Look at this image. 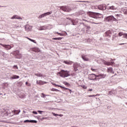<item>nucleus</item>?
<instances>
[{
	"mask_svg": "<svg viewBox=\"0 0 127 127\" xmlns=\"http://www.w3.org/2000/svg\"><path fill=\"white\" fill-rule=\"evenodd\" d=\"M87 14L89 15L91 17H93L95 19H97L98 21H100L101 18H103V14L99 13H96L94 12L89 11L87 12Z\"/></svg>",
	"mask_w": 127,
	"mask_h": 127,
	"instance_id": "f257e3e1",
	"label": "nucleus"
},
{
	"mask_svg": "<svg viewBox=\"0 0 127 127\" xmlns=\"http://www.w3.org/2000/svg\"><path fill=\"white\" fill-rule=\"evenodd\" d=\"M106 76L107 75L104 74L96 75L94 73H92L88 75V79L89 80H97V79H102L103 78H105Z\"/></svg>",
	"mask_w": 127,
	"mask_h": 127,
	"instance_id": "f03ea898",
	"label": "nucleus"
},
{
	"mask_svg": "<svg viewBox=\"0 0 127 127\" xmlns=\"http://www.w3.org/2000/svg\"><path fill=\"white\" fill-rule=\"evenodd\" d=\"M69 73H70V71L62 70L60 72L58 73V75H60V76L61 77H63V78H65L66 77H69V76H70Z\"/></svg>",
	"mask_w": 127,
	"mask_h": 127,
	"instance_id": "7ed1b4c3",
	"label": "nucleus"
},
{
	"mask_svg": "<svg viewBox=\"0 0 127 127\" xmlns=\"http://www.w3.org/2000/svg\"><path fill=\"white\" fill-rule=\"evenodd\" d=\"M60 9L65 11L66 12H70L72 10V8L69 6H60Z\"/></svg>",
	"mask_w": 127,
	"mask_h": 127,
	"instance_id": "20e7f679",
	"label": "nucleus"
},
{
	"mask_svg": "<svg viewBox=\"0 0 127 127\" xmlns=\"http://www.w3.org/2000/svg\"><path fill=\"white\" fill-rule=\"evenodd\" d=\"M106 20L107 21H116L117 23L118 22V19L112 15L107 17Z\"/></svg>",
	"mask_w": 127,
	"mask_h": 127,
	"instance_id": "39448f33",
	"label": "nucleus"
},
{
	"mask_svg": "<svg viewBox=\"0 0 127 127\" xmlns=\"http://www.w3.org/2000/svg\"><path fill=\"white\" fill-rule=\"evenodd\" d=\"M103 63L104 64V65H107V66H111V65H113L114 63V60L113 59H111L110 62L103 61Z\"/></svg>",
	"mask_w": 127,
	"mask_h": 127,
	"instance_id": "423d86ee",
	"label": "nucleus"
},
{
	"mask_svg": "<svg viewBox=\"0 0 127 127\" xmlns=\"http://www.w3.org/2000/svg\"><path fill=\"white\" fill-rule=\"evenodd\" d=\"M52 14V11L47 12L41 15H40L38 16V18H43L44 17H45V16H47V15H50V14Z\"/></svg>",
	"mask_w": 127,
	"mask_h": 127,
	"instance_id": "0eeeda50",
	"label": "nucleus"
},
{
	"mask_svg": "<svg viewBox=\"0 0 127 127\" xmlns=\"http://www.w3.org/2000/svg\"><path fill=\"white\" fill-rule=\"evenodd\" d=\"M98 8L100 10H105V9H107V7L106 5V4H102L98 6Z\"/></svg>",
	"mask_w": 127,
	"mask_h": 127,
	"instance_id": "6e6552de",
	"label": "nucleus"
},
{
	"mask_svg": "<svg viewBox=\"0 0 127 127\" xmlns=\"http://www.w3.org/2000/svg\"><path fill=\"white\" fill-rule=\"evenodd\" d=\"M116 94H117V90L116 89H113L107 92V95H110V96H114V95H116Z\"/></svg>",
	"mask_w": 127,
	"mask_h": 127,
	"instance_id": "1a4fd4ad",
	"label": "nucleus"
},
{
	"mask_svg": "<svg viewBox=\"0 0 127 127\" xmlns=\"http://www.w3.org/2000/svg\"><path fill=\"white\" fill-rule=\"evenodd\" d=\"M117 8H118V7L115 5H112L111 6H107V9H108V10H116Z\"/></svg>",
	"mask_w": 127,
	"mask_h": 127,
	"instance_id": "9d476101",
	"label": "nucleus"
},
{
	"mask_svg": "<svg viewBox=\"0 0 127 127\" xmlns=\"http://www.w3.org/2000/svg\"><path fill=\"white\" fill-rule=\"evenodd\" d=\"M0 45H1V46L4 47L6 50H9V49H11V46H10L9 45H3L2 44H0Z\"/></svg>",
	"mask_w": 127,
	"mask_h": 127,
	"instance_id": "9b49d317",
	"label": "nucleus"
},
{
	"mask_svg": "<svg viewBox=\"0 0 127 127\" xmlns=\"http://www.w3.org/2000/svg\"><path fill=\"white\" fill-rule=\"evenodd\" d=\"M111 34H112V31L109 30L105 32V36L108 37H112Z\"/></svg>",
	"mask_w": 127,
	"mask_h": 127,
	"instance_id": "f8f14e48",
	"label": "nucleus"
},
{
	"mask_svg": "<svg viewBox=\"0 0 127 127\" xmlns=\"http://www.w3.org/2000/svg\"><path fill=\"white\" fill-rule=\"evenodd\" d=\"M10 19H22V18L17 15H14L10 18Z\"/></svg>",
	"mask_w": 127,
	"mask_h": 127,
	"instance_id": "ddd939ff",
	"label": "nucleus"
},
{
	"mask_svg": "<svg viewBox=\"0 0 127 127\" xmlns=\"http://www.w3.org/2000/svg\"><path fill=\"white\" fill-rule=\"evenodd\" d=\"M38 29L39 30H46V29H47V26H41L38 27Z\"/></svg>",
	"mask_w": 127,
	"mask_h": 127,
	"instance_id": "4468645a",
	"label": "nucleus"
},
{
	"mask_svg": "<svg viewBox=\"0 0 127 127\" xmlns=\"http://www.w3.org/2000/svg\"><path fill=\"white\" fill-rule=\"evenodd\" d=\"M0 55L4 57V58H6L7 57V54H5V53L0 51Z\"/></svg>",
	"mask_w": 127,
	"mask_h": 127,
	"instance_id": "2eb2a0df",
	"label": "nucleus"
},
{
	"mask_svg": "<svg viewBox=\"0 0 127 127\" xmlns=\"http://www.w3.org/2000/svg\"><path fill=\"white\" fill-rule=\"evenodd\" d=\"M116 19H117V20H121L122 17H123V15H122L121 14H118L116 15Z\"/></svg>",
	"mask_w": 127,
	"mask_h": 127,
	"instance_id": "dca6fc26",
	"label": "nucleus"
},
{
	"mask_svg": "<svg viewBox=\"0 0 127 127\" xmlns=\"http://www.w3.org/2000/svg\"><path fill=\"white\" fill-rule=\"evenodd\" d=\"M19 76L14 75L10 77V80H14V79H19Z\"/></svg>",
	"mask_w": 127,
	"mask_h": 127,
	"instance_id": "f3484780",
	"label": "nucleus"
},
{
	"mask_svg": "<svg viewBox=\"0 0 127 127\" xmlns=\"http://www.w3.org/2000/svg\"><path fill=\"white\" fill-rule=\"evenodd\" d=\"M35 76H37V77H41L42 78H44L45 77V75H43L41 74V73H35Z\"/></svg>",
	"mask_w": 127,
	"mask_h": 127,
	"instance_id": "a211bd4d",
	"label": "nucleus"
},
{
	"mask_svg": "<svg viewBox=\"0 0 127 127\" xmlns=\"http://www.w3.org/2000/svg\"><path fill=\"white\" fill-rule=\"evenodd\" d=\"M25 28L26 30H27L28 31H29L31 30V26H29V25H26L25 27Z\"/></svg>",
	"mask_w": 127,
	"mask_h": 127,
	"instance_id": "6ab92c4d",
	"label": "nucleus"
},
{
	"mask_svg": "<svg viewBox=\"0 0 127 127\" xmlns=\"http://www.w3.org/2000/svg\"><path fill=\"white\" fill-rule=\"evenodd\" d=\"M107 71H108V72L109 73H111L112 74H114V73H115V72H114V70L113 69V68H112V67H109V68H108Z\"/></svg>",
	"mask_w": 127,
	"mask_h": 127,
	"instance_id": "aec40b11",
	"label": "nucleus"
},
{
	"mask_svg": "<svg viewBox=\"0 0 127 127\" xmlns=\"http://www.w3.org/2000/svg\"><path fill=\"white\" fill-rule=\"evenodd\" d=\"M32 50V51H34V52H39V51H40V49L38 48H34Z\"/></svg>",
	"mask_w": 127,
	"mask_h": 127,
	"instance_id": "412c9836",
	"label": "nucleus"
},
{
	"mask_svg": "<svg viewBox=\"0 0 127 127\" xmlns=\"http://www.w3.org/2000/svg\"><path fill=\"white\" fill-rule=\"evenodd\" d=\"M37 84H38V85H40V86H42V85H44V83L43 82V81L42 80H37Z\"/></svg>",
	"mask_w": 127,
	"mask_h": 127,
	"instance_id": "4be33fe9",
	"label": "nucleus"
},
{
	"mask_svg": "<svg viewBox=\"0 0 127 127\" xmlns=\"http://www.w3.org/2000/svg\"><path fill=\"white\" fill-rule=\"evenodd\" d=\"M52 115H54L55 117H63V115L62 114H55V113H52Z\"/></svg>",
	"mask_w": 127,
	"mask_h": 127,
	"instance_id": "5701e85b",
	"label": "nucleus"
},
{
	"mask_svg": "<svg viewBox=\"0 0 127 127\" xmlns=\"http://www.w3.org/2000/svg\"><path fill=\"white\" fill-rule=\"evenodd\" d=\"M82 58L84 61H89V59L88 58L86 57V56H82Z\"/></svg>",
	"mask_w": 127,
	"mask_h": 127,
	"instance_id": "b1692460",
	"label": "nucleus"
},
{
	"mask_svg": "<svg viewBox=\"0 0 127 127\" xmlns=\"http://www.w3.org/2000/svg\"><path fill=\"white\" fill-rule=\"evenodd\" d=\"M83 13H84V11H79L76 12V15L77 16H79V15H82V14H83Z\"/></svg>",
	"mask_w": 127,
	"mask_h": 127,
	"instance_id": "393cba45",
	"label": "nucleus"
},
{
	"mask_svg": "<svg viewBox=\"0 0 127 127\" xmlns=\"http://www.w3.org/2000/svg\"><path fill=\"white\" fill-rule=\"evenodd\" d=\"M52 85H53V86H55V87H60V88H63V86L61 85H57L53 82H52Z\"/></svg>",
	"mask_w": 127,
	"mask_h": 127,
	"instance_id": "a878e982",
	"label": "nucleus"
},
{
	"mask_svg": "<svg viewBox=\"0 0 127 127\" xmlns=\"http://www.w3.org/2000/svg\"><path fill=\"white\" fill-rule=\"evenodd\" d=\"M64 63L65 64H66L67 65H71L72 64V62L64 61Z\"/></svg>",
	"mask_w": 127,
	"mask_h": 127,
	"instance_id": "bb28decb",
	"label": "nucleus"
},
{
	"mask_svg": "<svg viewBox=\"0 0 127 127\" xmlns=\"http://www.w3.org/2000/svg\"><path fill=\"white\" fill-rule=\"evenodd\" d=\"M63 38L59 37V38H53L52 39L53 40H61Z\"/></svg>",
	"mask_w": 127,
	"mask_h": 127,
	"instance_id": "cd10ccee",
	"label": "nucleus"
},
{
	"mask_svg": "<svg viewBox=\"0 0 127 127\" xmlns=\"http://www.w3.org/2000/svg\"><path fill=\"white\" fill-rule=\"evenodd\" d=\"M20 112V110H14V113L15 115H18Z\"/></svg>",
	"mask_w": 127,
	"mask_h": 127,
	"instance_id": "c85d7f7f",
	"label": "nucleus"
},
{
	"mask_svg": "<svg viewBox=\"0 0 127 127\" xmlns=\"http://www.w3.org/2000/svg\"><path fill=\"white\" fill-rule=\"evenodd\" d=\"M26 38H27V39H28V40H30V41H31L32 42H33L34 43H36V42L34 40H32L28 37H26Z\"/></svg>",
	"mask_w": 127,
	"mask_h": 127,
	"instance_id": "c756f323",
	"label": "nucleus"
},
{
	"mask_svg": "<svg viewBox=\"0 0 127 127\" xmlns=\"http://www.w3.org/2000/svg\"><path fill=\"white\" fill-rule=\"evenodd\" d=\"M55 34H58L59 35H60V36H64V34H62V33H59V32H55Z\"/></svg>",
	"mask_w": 127,
	"mask_h": 127,
	"instance_id": "7c9ffc66",
	"label": "nucleus"
},
{
	"mask_svg": "<svg viewBox=\"0 0 127 127\" xmlns=\"http://www.w3.org/2000/svg\"><path fill=\"white\" fill-rule=\"evenodd\" d=\"M85 27L86 29V31H88V30H89V29H91V27H90L89 26L85 25Z\"/></svg>",
	"mask_w": 127,
	"mask_h": 127,
	"instance_id": "2f4dec72",
	"label": "nucleus"
},
{
	"mask_svg": "<svg viewBox=\"0 0 127 127\" xmlns=\"http://www.w3.org/2000/svg\"><path fill=\"white\" fill-rule=\"evenodd\" d=\"M51 91H53V92H60V90L56 89L55 88H52Z\"/></svg>",
	"mask_w": 127,
	"mask_h": 127,
	"instance_id": "473e14b6",
	"label": "nucleus"
},
{
	"mask_svg": "<svg viewBox=\"0 0 127 127\" xmlns=\"http://www.w3.org/2000/svg\"><path fill=\"white\" fill-rule=\"evenodd\" d=\"M61 89H64L65 91H66V90H68L69 91V92H71V90L68 88H66V87H63V88H61Z\"/></svg>",
	"mask_w": 127,
	"mask_h": 127,
	"instance_id": "72a5a7b5",
	"label": "nucleus"
},
{
	"mask_svg": "<svg viewBox=\"0 0 127 127\" xmlns=\"http://www.w3.org/2000/svg\"><path fill=\"white\" fill-rule=\"evenodd\" d=\"M30 123L32 124H37V121L36 120H30Z\"/></svg>",
	"mask_w": 127,
	"mask_h": 127,
	"instance_id": "f704fd0d",
	"label": "nucleus"
},
{
	"mask_svg": "<svg viewBox=\"0 0 127 127\" xmlns=\"http://www.w3.org/2000/svg\"><path fill=\"white\" fill-rule=\"evenodd\" d=\"M71 24L72 25H76V24H77V23L76 22H74V20H71Z\"/></svg>",
	"mask_w": 127,
	"mask_h": 127,
	"instance_id": "c9c22d12",
	"label": "nucleus"
},
{
	"mask_svg": "<svg viewBox=\"0 0 127 127\" xmlns=\"http://www.w3.org/2000/svg\"><path fill=\"white\" fill-rule=\"evenodd\" d=\"M74 67V70L75 72H77V71H78V68L77 67H76L75 65L73 66Z\"/></svg>",
	"mask_w": 127,
	"mask_h": 127,
	"instance_id": "e433bc0d",
	"label": "nucleus"
},
{
	"mask_svg": "<svg viewBox=\"0 0 127 127\" xmlns=\"http://www.w3.org/2000/svg\"><path fill=\"white\" fill-rule=\"evenodd\" d=\"M41 97H42V98H45L46 97V95H45V94H44V93H42Z\"/></svg>",
	"mask_w": 127,
	"mask_h": 127,
	"instance_id": "4c0bfd02",
	"label": "nucleus"
},
{
	"mask_svg": "<svg viewBox=\"0 0 127 127\" xmlns=\"http://www.w3.org/2000/svg\"><path fill=\"white\" fill-rule=\"evenodd\" d=\"M38 113H39V114H40V115H42V113H44V112L42 111L38 110Z\"/></svg>",
	"mask_w": 127,
	"mask_h": 127,
	"instance_id": "58836bf2",
	"label": "nucleus"
},
{
	"mask_svg": "<svg viewBox=\"0 0 127 127\" xmlns=\"http://www.w3.org/2000/svg\"><path fill=\"white\" fill-rule=\"evenodd\" d=\"M118 34H119V36H122V35H123V36H124V34H123V32H120Z\"/></svg>",
	"mask_w": 127,
	"mask_h": 127,
	"instance_id": "ea45409f",
	"label": "nucleus"
},
{
	"mask_svg": "<svg viewBox=\"0 0 127 127\" xmlns=\"http://www.w3.org/2000/svg\"><path fill=\"white\" fill-rule=\"evenodd\" d=\"M30 120H25L24 121V123H30Z\"/></svg>",
	"mask_w": 127,
	"mask_h": 127,
	"instance_id": "a19ab883",
	"label": "nucleus"
},
{
	"mask_svg": "<svg viewBox=\"0 0 127 127\" xmlns=\"http://www.w3.org/2000/svg\"><path fill=\"white\" fill-rule=\"evenodd\" d=\"M123 37L124 38H126V39H127V34H124V36H123Z\"/></svg>",
	"mask_w": 127,
	"mask_h": 127,
	"instance_id": "79ce46f5",
	"label": "nucleus"
},
{
	"mask_svg": "<svg viewBox=\"0 0 127 127\" xmlns=\"http://www.w3.org/2000/svg\"><path fill=\"white\" fill-rule=\"evenodd\" d=\"M96 96H98V94H96V95H89L88 97H89V98H91L92 97H96Z\"/></svg>",
	"mask_w": 127,
	"mask_h": 127,
	"instance_id": "37998d69",
	"label": "nucleus"
},
{
	"mask_svg": "<svg viewBox=\"0 0 127 127\" xmlns=\"http://www.w3.org/2000/svg\"><path fill=\"white\" fill-rule=\"evenodd\" d=\"M64 84L65 86H70V84L67 82H64Z\"/></svg>",
	"mask_w": 127,
	"mask_h": 127,
	"instance_id": "c03bdc74",
	"label": "nucleus"
},
{
	"mask_svg": "<svg viewBox=\"0 0 127 127\" xmlns=\"http://www.w3.org/2000/svg\"><path fill=\"white\" fill-rule=\"evenodd\" d=\"M124 12L125 14H127V9L124 10Z\"/></svg>",
	"mask_w": 127,
	"mask_h": 127,
	"instance_id": "a18cd8bd",
	"label": "nucleus"
},
{
	"mask_svg": "<svg viewBox=\"0 0 127 127\" xmlns=\"http://www.w3.org/2000/svg\"><path fill=\"white\" fill-rule=\"evenodd\" d=\"M82 88H83V89H87V86H86L85 85H82L81 86Z\"/></svg>",
	"mask_w": 127,
	"mask_h": 127,
	"instance_id": "49530a36",
	"label": "nucleus"
},
{
	"mask_svg": "<svg viewBox=\"0 0 127 127\" xmlns=\"http://www.w3.org/2000/svg\"><path fill=\"white\" fill-rule=\"evenodd\" d=\"M15 52L17 54V55H18L19 54V51H16Z\"/></svg>",
	"mask_w": 127,
	"mask_h": 127,
	"instance_id": "de8ad7c7",
	"label": "nucleus"
},
{
	"mask_svg": "<svg viewBox=\"0 0 127 127\" xmlns=\"http://www.w3.org/2000/svg\"><path fill=\"white\" fill-rule=\"evenodd\" d=\"M33 114H34L35 115H37V112L36 111H33L32 112Z\"/></svg>",
	"mask_w": 127,
	"mask_h": 127,
	"instance_id": "09e8293b",
	"label": "nucleus"
},
{
	"mask_svg": "<svg viewBox=\"0 0 127 127\" xmlns=\"http://www.w3.org/2000/svg\"><path fill=\"white\" fill-rule=\"evenodd\" d=\"M91 69L92 70V71H93V72H96V69H94L93 68H91Z\"/></svg>",
	"mask_w": 127,
	"mask_h": 127,
	"instance_id": "8fccbe9b",
	"label": "nucleus"
},
{
	"mask_svg": "<svg viewBox=\"0 0 127 127\" xmlns=\"http://www.w3.org/2000/svg\"><path fill=\"white\" fill-rule=\"evenodd\" d=\"M13 67L14 68H16V69H18V67H17V65H14Z\"/></svg>",
	"mask_w": 127,
	"mask_h": 127,
	"instance_id": "3c124183",
	"label": "nucleus"
},
{
	"mask_svg": "<svg viewBox=\"0 0 127 127\" xmlns=\"http://www.w3.org/2000/svg\"><path fill=\"white\" fill-rule=\"evenodd\" d=\"M18 27H19V26H18V25H16V26H15L14 28H18Z\"/></svg>",
	"mask_w": 127,
	"mask_h": 127,
	"instance_id": "603ef678",
	"label": "nucleus"
},
{
	"mask_svg": "<svg viewBox=\"0 0 127 127\" xmlns=\"http://www.w3.org/2000/svg\"><path fill=\"white\" fill-rule=\"evenodd\" d=\"M94 24H100V23H95V22H92Z\"/></svg>",
	"mask_w": 127,
	"mask_h": 127,
	"instance_id": "864d4df0",
	"label": "nucleus"
},
{
	"mask_svg": "<svg viewBox=\"0 0 127 127\" xmlns=\"http://www.w3.org/2000/svg\"><path fill=\"white\" fill-rule=\"evenodd\" d=\"M89 91H90V92H92V91H93V89H90L89 90Z\"/></svg>",
	"mask_w": 127,
	"mask_h": 127,
	"instance_id": "5fc2aeb1",
	"label": "nucleus"
},
{
	"mask_svg": "<svg viewBox=\"0 0 127 127\" xmlns=\"http://www.w3.org/2000/svg\"><path fill=\"white\" fill-rule=\"evenodd\" d=\"M43 83H44V84H47V82H45V81H43Z\"/></svg>",
	"mask_w": 127,
	"mask_h": 127,
	"instance_id": "6e6d98bb",
	"label": "nucleus"
},
{
	"mask_svg": "<svg viewBox=\"0 0 127 127\" xmlns=\"http://www.w3.org/2000/svg\"><path fill=\"white\" fill-rule=\"evenodd\" d=\"M25 84H26V85H27L28 84V82H26Z\"/></svg>",
	"mask_w": 127,
	"mask_h": 127,
	"instance_id": "4d7b16f0",
	"label": "nucleus"
},
{
	"mask_svg": "<svg viewBox=\"0 0 127 127\" xmlns=\"http://www.w3.org/2000/svg\"><path fill=\"white\" fill-rule=\"evenodd\" d=\"M4 7V6L0 5V7Z\"/></svg>",
	"mask_w": 127,
	"mask_h": 127,
	"instance_id": "13d9d810",
	"label": "nucleus"
},
{
	"mask_svg": "<svg viewBox=\"0 0 127 127\" xmlns=\"http://www.w3.org/2000/svg\"><path fill=\"white\" fill-rule=\"evenodd\" d=\"M42 120H45V118L43 117V118H42Z\"/></svg>",
	"mask_w": 127,
	"mask_h": 127,
	"instance_id": "bf43d9fd",
	"label": "nucleus"
},
{
	"mask_svg": "<svg viewBox=\"0 0 127 127\" xmlns=\"http://www.w3.org/2000/svg\"><path fill=\"white\" fill-rule=\"evenodd\" d=\"M125 44H120V45H124Z\"/></svg>",
	"mask_w": 127,
	"mask_h": 127,
	"instance_id": "052dcab7",
	"label": "nucleus"
},
{
	"mask_svg": "<svg viewBox=\"0 0 127 127\" xmlns=\"http://www.w3.org/2000/svg\"><path fill=\"white\" fill-rule=\"evenodd\" d=\"M0 95H2V94H1V93H0Z\"/></svg>",
	"mask_w": 127,
	"mask_h": 127,
	"instance_id": "680f3d73",
	"label": "nucleus"
},
{
	"mask_svg": "<svg viewBox=\"0 0 127 127\" xmlns=\"http://www.w3.org/2000/svg\"><path fill=\"white\" fill-rule=\"evenodd\" d=\"M126 105H127V102L126 103Z\"/></svg>",
	"mask_w": 127,
	"mask_h": 127,
	"instance_id": "e2e57ef3",
	"label": "nucleus"
},
{
	"mask_svg": "<svg viewBox=\"0 0 127 127\" xmlns=\"http://www.w3.org/2000/svg\"><path fill=\"white\" fill-rule=\"evenodd\" d=\"M28 86H30V84H29V85H28Z\"/></svg>",
	"mask_w": 127,
	"mask_h": 127,
	"instance_id": "0e129e2a",
	"label": "nucleus"
}]
</instances>
